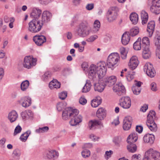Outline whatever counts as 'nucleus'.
<instances>
[{"label":"nucleus","instance_id":"nucleus-9","mask_svg":"<svg viewBox=\"0 0 160 160\" xmlns=\"http://www.w3.org/2000/svg\"><path fill=\"white\" fill-rule=\"evenodd\" d=\"M144 71L151 78L153 77L155 74V71L152 64L149 62L146 63L143 68Z\"/></svg>","mask_w":160,"mask_h":160},{"label":"nucleus","instance_id":"nucleus-53","mask_svg":"<svg viewBox=\"0 0 160 160\" xmlns=\"http://www.w3.org/2000/svg\"><path fill=\"white\" fill-rule=\"evenodd\" d=\"M67 95V93L66 92H63L59 94V98L62 100H64L65 99Z\"/></svg>","mask_w":160,"mask_h":160},{"label":"nucleus","instance_id":"nucleus-6","mask_svg":"<svg viewBox=\"0 0 160 160\" xmlns=\"http://www.w3.org/2000/svg\"><path fill=\"white\" fill-rule=\"evenodd\" d=\"M151 157L154 160H160V153L152 149H150L145 152L143 160H150Z\"/></svg>","mask_w":160,"mask_h":160},{"label":"nucleus","instance_id":"nucleus-2","mask_svg":"<svg viewBox=\"0 0 160 160\" xmlns=\"http://www.w3.org/2000/svg\"><path fill=\"white\" fill-rule=\"evenodd\" d=\"M91 32V28L86 21H83L80 23L76 31L78 35L82 38L88 37Z\"/></svg>","mask_w":160,"mask_h":160},{"label":"nucleus","instance_id":"nucleus-15","mask_svg":"<svg viewBox=\"0 0 160 160\" xmlns=\"http://www.w3.org/2000/svg\"><path fill=\"white\" fill-rule=\"evenodd\" d=\"M132 118L130 116L126 117L123 121V128L125 130L129 129L131 126Z\"/></svg>","mask_w":160,"mask_h":160},{"label":"nucleus","instance_id":"nucleus-29","mask_svg":"<svg viewBox=\"0 0 160 160\" xmlns=\"http://www.w3.org/2000/svg\"><path fill=\"white\" fill-rule=\"evenodd\" d=\"M42 11L38 8H33L31 13V15L34 18H39L42 13Z\"/></svg>","mask_w":160,"mask_h":160},{"label":"nucleus","instance_id":"nucleus-55","mask_svg":"<svg viewBox=\"0 0 160 160\" xmlns=\"http://www.w3.org/2000/svg\"><path fill=\"white\" fill-rule=\"evenodd\" d=\"M6 141V139L4 138H3L0 140V146L2 148L5 147V143Z\"/></svg>","mask_w":160,"mask_h":160},{"label":"nucleus","instance_id":"nucleus-31","mask_svg":"<svg viewBox=\"0 0 160 160\" xmlns=\"http://www.w3.org/2000/svg\"><path fill=\"white\" fill-rule=\"evenodd\" d=\"M60 83L57 80L53 79L51 81L49 84V88L52 89L54 88H58L60 87Z\"/></svg>","mask_w":160,"mask_h":160},{"label":"nucleus","instance_id":"nucleus-35","mask_svg":"<svg viewBox=\"0 0 160 160\" xmlns=\"http://www.w3.org/2000/svg\"><path fill=\"white\" fill-rule=\"evenodd\" d=\"M91 86L90 81L89 80H87L86 83L82 88V92H88L91 89Z\"/></svg>","mask_w":160,"mask_h":160},{"label":"nucleus","instance_id":"nucleus-61","mask_svg":"<svg viewBox=\"0 0 160 160\" xmlns=\"http://www.w3.org/2000/svg\"><path fill=\"white\" fill-rule=\"evenodd\" d=\"M94 7V5L93 3L88 4L86 6V8L88 10H92Z\"/></svg>","mask_w":160,"mask_h":160},{"label":"nucleus","instance_id":"nucleus-50","mask_svg":"<svg viewBox=\"0 0 160 160\" xmlns=\"http://www.w3.org/2000/svg\"><path fill=\"white\" fill-rule=\"evenodd\" d=\"M65 105L63 102H59L57 104V108L58 111H61L64 108Z\"/></svg>","mask_w":160,"mask_h":160},{"label":"nucleus","instance_id":"nucleus-59","mask_svg":"<svg viewBox=\"0 0 160 160\" xmlns=\"http://www.w3.org/2000/svg\"><path fill=\"white\" fill-rule=\"evenodd\" d=\"M121 138L118 137H115L113 139V142L116 144H118L121 142Z\"/></svg>","mask_w":160,"mask_h":160},{"label":"nucleus","instance_id":"nucleus-37","mask_svg":"<svg viewBox=\"0 0 160 160\" xmlns=\"http://www.w3.org/2000/svg\"><path fill=\"white\" fill-rule=\"evenodd\" d=\"M141 38H138L133 44V48L135 50H143L142 45L141 43Z\"/></svg>","mask_w":160,"mask_h":160},{"label":"nucleus","instance_id":"nucleus-43","mask_svg":"<svg viewBox=\"0 0 160 160\" xmlns=\"http://www.w3.org/2000/svg\"><path fill=\"white\" fill-rule=\"evenodd\" d=\"M49 130V128L45 126L42 128H39L35 130V132L37 133H43L47 132Z\"/></svg>","mask_w":160,"mask_h":160},{"label":"nucleus","instance_id":"nucleus-48","mask_svg":"<svg viewBox=\"0 0 160 160\" xmlns=\"http://www.w3.org/2000/svg\"><path fill=\"white\" fill-rule=\"evenodd\" d=\"M22 130V128L19 125L17 126L15 129L13 136H15L17 134L20 133L21 132Z\"/></svg>","mask_w":160,"mask_h":160},{"label":"nucleus","instance_id":"nucleus-16","mask_svg":"<svg viewBox=\"0 0 160 160\" xmlns=\"http://www.w3.org/2000/svg\"><path fill=\"white\" fill-rule=\"evenodd\" d=\"M107 115V111L103 108H100L97 110L96 115L97 117L99 120H102L106 117Z\"/></svg>","mask_w":160,"mask_h":160},{"label":"nucleus","instance_id":"nucleus-44","mask_svg":"<svg viewBox=\"0 0 160 160\" xmlns=\"http://www.w3.org/2000/svg\"><path fill=\"white\" fill-rule=\"evenodd\" d=\"M142 55L144 58L147 59L151 57V52L150 51H143Z\"/></svg>","mask_w":160,"mask_h":160},{"label":"nucleus","instance_id":"nucleus-34","mask_svg":"<svg viewBox=\"0 0 160 160\" xmlns=\"http://www.w3.org/2000/svg\"><path fill=\"white\" fill-rule=\"evenodd\" d=\"M130 40L129 35L127 32H125L122 35V42L123 44L127 45L129 42Z\"/></svg>","mask_w":160,"mask_h":160},{"label":"nucleus","instance_id":"nucleus-1","mask_svg":"<svg viewBox=\"0 0 160 160\" xmlns=\"http://www.w3.org/2000/svg\"><path fill=\"white\" fill-rule=\"evenodd\" d=\"M119 58L118 53H112L108 56L107 63L104 61H100L96 64H92L89 67V76L93 77L97 75L99 79L102 78L106 72V66L112 70L113 69L116 67Z\"/></svg>","mask_w":160,"mask_h":160},{"label":"nucleus","instance_id":"nucleus-17","mask_svg":"<svg viewBox=\"0 0 160 160\" xmlns=\"http://www.w3.org/2000/svg\"><path fill=\"white\" fill-rule=\"evenodd\" d=\"M72 117H73V118L71 119L69 122L72 126L76 125L82 121V117L80 115H73Z\"/></svg>","mask_w":160,"mask_h":160},{"label":"nucleus","instance_id":"nucleus-57","mask_svg":"<svg viewBox=\"0 0 160 160\" xmlns=\"http://www.w3.org/2000/svg\"><path fill=\"white\" fill-rule=\"evenodd\" d=\"M151 89L153 91H156L158 89L156 84L154 82H152L151 84Z\"/></svg>","mask_w":160,"mask_h":160},{"label":"nucleus","instance_id":"nucleus-23","mask_svg":"<svg viewBox=\"0 0 160 160\" xmlns=\"http://www.w3.org/2000/svg\"><path fill=\"white\" fill-rule=\"evenodd\" d=\"M143 140L145 142L152 144L155 140L154 136L152 134H147L144 136Z\"/></svg>","mask_w":160,"mask_h":160},{"label":"nucleus","instance_id":"nucleus-20","mask_svg":"<svg viewBox=\"0 0 160 160\" xmlns=\"http://www.w3.org/2000/svg\"><path fill=\"white\" fill-rule=\"evenodd\" d=\"M20 103L23 107H28L31 104V99L29 97H25L21 99L20 101Z\"/></svg>","mask_w":160,"mask_h":160},{"label":"nucleus","instance_id":"nucleus-49","mask_svg":"<svg viewBox=\"0 0 160 160\" xmlns=\"http://www.w3.org/2000/svg\"><path fill=\"white\" fill-rule=\"evenodd\" d=\"M98 36L96 35H92L88 38L86 41L88 42H92L98 38Z\"/></svg>","mask_w":160,"mask_h":160},{"label":"nucleus","instance_id":"nucleus-8","mask_svg":"<svg viewBox=\"0 0 160 160\" xmlns=\"http://www.w3.org/2000/svg\"><path fill=\"white\" fill-rule=\"evenodd\" d=\"M118 8L116 7H112L107 12V17L109 22H112L115 20L117 18Z\"/></svg>","mask_w":160,"mask_h":160},{"label":"nucleus","instance_id":"nucleus-62","mask_svg":"<svg viewBox=\"0 0 160 160\" xmlns=\"http://www.w3.org/2000/svg\"><path fill=\"white\" fill-rule=\"evenodd\" d=\"M134 74H129L127 76V80L129 82L131 81L134 78Z\"/></svg>","mask_w":160,"mask_h":160},{"label":"nucleus","instance_id":"nucleus-45","mask_svg":"<svg viewBox=\"0 0 160 160\" xmlns=\"http://www.w3.org/2000/svg\"><path fill=\"white\" fill-rule=\"evenodd\" d=\"M51 76V73L49 72H46L42 76V79L44 81H47Z\"/></svg>","mask_w":160,"mask_h":160},{"label":"nucleus","instance_id":"nucleus-47","mask_svg":"<svg viewBox=\"0 0 160 160\" xmlns=\"http://www.w3.org/2000/svg\"><path fill=\"white\" fill-rule=\"evenodd\" d=\"M132 90L133 93L136 95L139 94L141 92V89L136 86H133L132 87Z\"/></svg>","mask_w":160,"mask_h":160},{"label":"nucleus","instance_id":"nucleus-56","mask_svg":"<svg viewBox=\"0 0 160 160\" xmlns=\"http://www.w3.org/2000/svg\"><path fill=\"white\" fill-rule=\"evenodd\" d=\"M128 52V51H121V56L122 59H125L126 58Z\"/></svg>","mask_w":160,"mask_h":160},{"label":"nucleus","instance_id":"nucleus-25","mask_svg":"<svg viewBox=\"0 0 160 160\" xmlns=\"http://www.w3.org/2000/svg\"><path fill=\"white\" fill-rule=\"evenodd\" d=\"M102 125V123L101 121L98 120H91L88 123V126L90 129H95L96 126Z\"/></svg>","mask_w":160,"mask_h":160},{"label":"nucleus","instance_id":"nucleus-27","mask_svg":"<svg viewBox=\"0 0 160 160\" xmlns=\"http://www.w3.org/2000/svg\"><path fill=\"white\" fill-rule=\"evenodd\" d=\"M140 15L142 24H146L148 19V13L144 10H142L141 12Z\"/></svg>","mask_w":160,"mask_h":160},{"label":"nucleus","instance_id":"nucleus-46","mask_svg":"<svg viewBox=\"0 0 160 160\" xmlns=\"http://www.w3.org/2000/svg\"><path fill=\"white\" fill-rule=\"evenodd\" d=\"M82 155L84 158L88 157L90 155V152L89 150H84L82 152Z\"/></svg>","mask_w":160,"mask_h":160},{"label":"nucleus","instance_id":"nucleus-18","mask_svg":"<svg viewBox=\"0 0 160 160\" xmlns=\"http://www.w3.org/2000/svg\"><path fill=\"white\" fill-rule=\"evenodd\" d=\"M120 105L123 108L128 109L131 106V99L129 97H124L123 101L121 102Z\"/></svg>","mask_w":160,"mask_h":160},{"label":"nucleus","instance_id":"nucleus-22","mask_svg":"<svg viewBox=\"0 0 160 160\" xmlns=\"http://www.w3.org/2000/svg\"><path fill=\"white\" fill-rule=\"evenodd\" d=\"M155 27V23L154 21H151L148 23L147 32L149 37H151L153 33Z\"/></svg>","mask_w":160,"mask_h":160},{"label":"nucleus","instance_id":"nucleus-10","mask_svg":"<svg viewBox=\"0 0 160 160\" xmlns=\"http://www.w3.org/2000/svg\"><path fill=\"white\" fill-rule=\"evenodd\" d=\"M150 9L153 13L156 14L160 13V0H152Z\"/></svg>","mask_w":160,"mask_h":160},{"label":"nucleus","instance_id":"nucleus-60","mask_svg":"<svg viewBox=\"0 0 160 160\" xmlns=\"http://www.w3.org/2000/svg\"><path fill=\"white\" fill-rule=\"evenodd\" d=\"M40 3L42 4H47L51 2V0H38Z\"/></svg>","mask_w":160,"mask_h":160},{"label":"nucleus","instance_id":"nucleus-63","mask_svg":"<svg viewBox=\"0 0 160 160\" xmlns=\"http://www.w3.org/2000/svg\"><path fill=\"white\" fill-rule=\"evenodd\" d=\"M148 108V105L145 104L141 107L140 109V111L143 112H144L146 111Z\"/></svg>","mask_w":160,"mask_h":160},{"label":"nucleus","instance_id":"nucleus-40","mask_svg":"<svg viewBox=\"0 0 160 160\" xmlns=\"http://www.w3.org/2000/svg\"><path fill=\"white\" fill-rule=\"evenodd\" d=\"M29 84V82L27 80L23 81L21 84V89L22 91H26L28 87Z\"/></svg>","mask_w":160,"mask_h":160},{"label":"nucleus","instance_id":"nucleus-51","mask_svg":"<svg viewBox=\"0 0 160 160\" xmlns=\"http://www.w3.org/2000/svg\"><path fill=\"white\" fill-rule=\"evenodd\" d=\"M155 45L158 49H160V36H158L155 39Z\"/></svg>","mask_w":160,"mask_h":160},{"label":"nucleus","instance_id":"nucleus-58","mask_svg":"<svg viewBox=\"0 0 160 160\" xmlns=\"http://www.w3.org/2000/svg\"><path fill=\"white\" fill-rule=\"evenodd\" d=\"M79 102L81 104L84 105L86 103L87 101L85 98L83 96H82L80 98Z\"/></svg>","mask_w":160,"mask_h":160},{"label":"nucleus","instance_id":"nucleus-5","mask_svg":"<svg viewBox=\"0 0 160 160\" xmlns=\"http://www.w3.org/2000/svg\"><path fill=\"white\" fill-rule=\"evenodd\" d=\"M37 59L33 58L32 56H26L24 59L23 66L28 69H31L36 64Z\"/></svg>","mask_w":160,"mask_h":160},{"label":"nucleus","instance_id":"nucleus-24","mask_svg":"<svg viewBox=\"0 0 160 160\" xmlns=\"http://www.w3.org/2000/svg\"><path fill=\"white\" fill-rule=\"evenodd\" d=\"M142 48L143 50H149L150 48V41L148 38L144 37L142 40Z\"/></svg>","mask_w":160,"mask_h":160},{"label":"nucleus","instance_id":"nucleus-36","mask_svg":"<svg viewBox=\"0 0 160 160\" xmlns=\"http://www.w3.org/2000/svg\"><path fill=\"white\" fill-rule=\"evenodd\" d=\"M130 19L132 23L136 24L138 20V15L135 12L132 13L130 15Z\"/></svg>","mask_w":160,"mask_h":160},{"label":"nucleus","instance_id":"nucleus-11","mask_svg":"<svg viewBox=\"0 0 160 160\" xmlns=\"http://www.w3.org/2000/svg\"><path fill=\"white\" fill-rule=\"evenodd\" d=\"M113 90L120 96L124 94L126 91L124 86L121 82H118L114 85L113 87Z\"/></svg>","mask_w":160,"mask_h":160},{"label":"nucleus","instance_id":"nucleus-42","mask_svg":"<svg viewBox=\"0 0 160 160\" xmlns=\"http://www.w3.org/2000/svg\"><path fill=\"white\" fill-rule=\"evenodd\" d=\"M139 32V28L137 27H135L130 31L129 35L132 36H134L137 35Z\"/></svg>","mask_w":160,"mask_h":160},{"label":"nucleus","instance_id":"nucleus-12","mask_svg":"<svg viewBox=\"0 0 160 160\" xmlns=\"http://www.w3.org/2000/svg\"><path fill=\"white\" fill-rule=\"evenodd\" d=\"M52 18V14L51 12L48 11H44L42 13L40 22L43 25L49 22Z\"/></svg>","mask_w":160,"mask_h":160},{"label":"nucleus","instance_id":"nucleus-7","mask_svg":"<svg viewBox=\"0 0 160 160\" xmlns=\"http://www.w3.org/2000/svg\"><path fill=\"white\" fill-rule=\"evenodd\" d=\"M79 111L77 109H72L71 107H68L65 108L62 113V118L64 120H67L72 115H77L78 114Z\"/></svg>","mask_w":160,"mask_h":160},{"label":"nucleus","instance_id":"nucleus-52","mask_svg":"<svg viewBox=\"0 0 160 160\" xmlns=\"http://www.w3.org/2000/svg\"><path fill=\"white\" fill-rule=\"evenodd\" d=\"M12 156L14 157H19L21 155V153L20 150L18 149H16L13 151Z\"/></svg>","mask_w":160,"mask_h":160},{"label":"nucleus","instance_id":"nucleus-21","mask_svg":"<svg viewBox=\"0 0 160 160\" xmlns=\"http://www.w3.org/2000/svg\"><path fill=\"white\" fill-rule=\"evenodd\" d=\"M8 118L10 122L12 123L16 121L18 118V114L16 111L13 110L8 113Z\"/></svg>","mask_w":160,"mask_h":160},{"label":"nucleus","instance_id":"nucleus-19","mask_svg":"<svg viewBox=\"0 0 160 160\" xmlns=\"http://www.w3.org/2000/svg\"><path fill=\"white\" fill-rule=\"evenodd\" d=\"M117 81V78L115 76H112L105 78L103 81L105 86L109 87L114 85Z\"/></svg>","mask_w":160,"mask_h":160},{"label":"nucleus","instance_id":"nucleus-3","mask_svg":"<svg viewBox=\"0 0 160 160\" xmlns=\"http://www.w3.org/2000/svg\"><path fill=\"white\" fill-rule=\"evenodd\" d=\"M157 119L155 112L154 111H150L147 117L146 124L152 131H155L157 129V125L155 122V121Z\"/></svg>","mask_w":160,"mask_h":160},{"label":"nucleus","instance_id":"nucleus-26","mask_svg":"<svg viewBox=\"0 0 160 160\" xmlns=\"http://www.w3.org/2000/svg\"><path fill=\"white\" fill-rule=\"evenodd\" d=\"M58 156V152L55 150L49 151L47 154V157L48 158L53 160L57 159Z\"/></svg>","mask_w":160,"mask_h":160},{"label":"nucleus","instance_id":"nucleus-33","mask_svg":"<svg viewBox=\"0 0 160 160\" xmlns=\"http://www.w3.org/2000/svg\"><path fill=\"white\" fill-rule=\"evenodd\" d=\"M31 134V131L28 130L20 136L19 139L23 142H25L27 140L29 135Z\"/></svg>","mask_w":160,"mask_h":160},{"label":"nucleus","instance_id":"nucleus-54","mask_svg":"<svg viewBox=\"0 0 160 160\" xmlns=\"http://www.w3.org/2000/svg\"><path fill=\"white\" fill-rule=\"evenodd\" d=\"M89 137L94 142L98 141L100 139V138L99 137L94 135L92 134L90 135Z\"/></svg>","mask_w":160,"mask_h":160},{"label":"nucleus","instance_id":"nucleus-64","mask_svg":"<svg viewBox=\"0 0 160 160\" xmlns=\"http://www.w3.org/2000/svg\"><path fill=\"white\" fill-rule=\"evenodd\" d=\"M143 130V127L141 126H137L136 127V130L137 132H138L139 133H141L142 132Z\"/></svg>","mask_w":160,"mask_h":160},{"label":"nucleus","instance_id":"nucleus-30","mask_svg":"<svg viewBox=\"0 0 160 160\" xmlns=\"http://www.w3.org/2000/svg\"><path fill=\"white\" fill-rule=\"evenodd\" d=\"M105 85L101 82H98L94 84V88L95 91L99 92H102L105 88Z\"/></svg>","mask_w":160,"mask_h":160},{"label":"nucleus","instance_id":"nucleus-41","mask_svg":"<svg viewBox=\"0 0 160 160\" xmlns=\"http://www.w3.org/2000/svg\"><path fill=\"white\" fill-rule=\"evenodd\" d=\"M102 102L101 99H93L91 102L92 106L93 108H96L100 105Z\"/></svg>","mask_w":160,"mask_h":160},{"label":"nucleus","instance_id":"nucleus-32","mask_svg":"<svg viewBox=\"0 0 160 160\" xmlns=\"http://www.w3.org/2000/svg\"><path fill=\"white\" fill-rule=\"evenodd\" d=\"M137 133L136 132H133L130 135L127 139L128 143H134L138 140Z\"/></svg>","mask_w":160,"mask_h":160},{"label":"nucleus","instance_id":"nucleus-39","mask_svg":"<svg viewBox=\"0 0 160 160\" xmlns=\"http://www.w3.org/2000/svg\"><path fill=\"white\" fill-rule=\"evenodd\" d=\"M128 145H127V149L130 152L133 153L135 152L137 150V146L134 143H128Z\"/></svg>","mask_w":160,"mask_h":160},{"label":"nucleus","instance_id":"nucleus-38","mask_svg":"<svg viewBox=\"0 0 160 160\" xmlns=\"http://www.w3.org/2000/svg\"><path fill=\"white\" fill-rule=\"evenodd\" d=\"M100 27V23L98 20H96L94 22L93 27L92 29V32L95 33L98 32Z\"/></svg>","mask_w":160,"mask_h":160},{"label":"nucleus","instance_id":"nucleus-14","mask_svg":"<svg viewBox=\"0 0 160 160\" xmlns=\"http://www.w3.org/2000/svg\"><path fill=\"white\" fill-rule=\"evenodd\" d=\"M139 63V62L137 57L134 56L131 58L128 65L130 68L133 70L137 67Z\"/></svg>","mask_w":160,"mask_h":160},{"label":"nucleus","instance_id":"nucleus-13","mask_svg":"<svg viewBox=\"0 0 160 160\" xmlns=\"http://www.w3.org/2000/svg\"><path fill=\"white\" fill-rule=\"evenodd\" d=\"M33 40L36 44L38 46H41L46 42V38L44 35H36L33 37Z\"/></svg>","mask_w":160,"mask_h":160},{"label":"nucleus","instance_id":"nucleus-28","mask_svg":"<svg viewBox=\"0 0 160 160\" xmlns=\"http://www.w3.org/2000/svg\"><path fill=\"white\" fill-rule=\"evenodd\" d=\"M21 116L23 119L26 120L32 118L33 116V113L31 110H28L22 113Z\"/></svg>","mask_w":160,"mask_h":160},{"label":"nucleus","instance_id":"nucleus-4","mask_svg":"<svg viewBox=\"0 0 160 160\" xmlns=\"http://www.w3.org/2000/svg\"><path fill=\"white\" fill-rule=\"evenodd\" d=\"M42 26L39 20L33 19L28 23V30L32 33H37L41 30Z\"/></svg>","mask_w":160,"mask_h":160}]
</instances>
